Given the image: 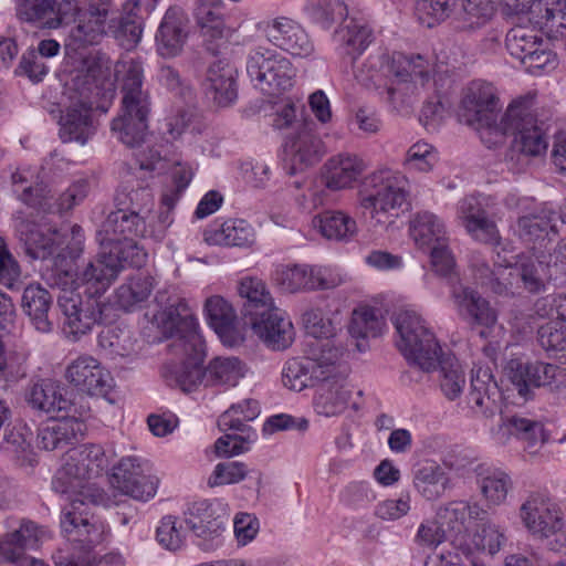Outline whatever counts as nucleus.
Segmentation results:
<instances>
[{
    "instance_id": "53",
    "label": "nucleus",
    "mask_w": 566,
    "mask_h": 566,
    "mask_svg": "<svg viewBox=\"0 0 566 566\" xmlns=\"http://www.w3.org/2000/svg\"><path fill=\"white\" fill-rule=\"evenodd\" d=\"M238 293L243 303L245 316L253 317L273 306V298L265 283L256 276H244L238 283Z\"/></svg>"
},
{
    "instance_id": "23",
    "label": "nucleus",
    "mask_w": 566,
    "mask_h": 566,
    "mask_svg": "<svg viewBox=\"0 0 566 566\" xmlns=\"http://www.w3.org/2000/svg\"><path fill=\"white\" fill-rule=\"evenodd\" d=\"M66 380L90 396L106 397L113 388V378L91 355H80L65 369Z\"/></svg>"
},
{
    "instance_id": "46",
    "label": "nucleus",
    "mask_w": 566,
    "mask_h": 566,
    "mask_svg": "<svg viewBox=\"0 0 566 566\" xmlns=\"http://www.w3.org/2000/svg\"><path fill=\"white\" fill-rule=\"evenodd\" d=\"M184 354L187 359L172 371V379L182 391H192L198 385L207 382V370L201 363L203 360L205 349L201 340V352L196 355L190 348H174Z\"/></svg>"
},
{
    "instance_id": "19",
    "label": "nucleus",
    "mask_w": 566,
    "mask_h": 566,
    "mask_svg": "<svg viewBox=\"0 0 566 566\" xmlns=\"http://www.w3.org/2000/svg\"><path fill=\"white\" fill-rule=\"evenodd\" d=\"M407 178L399 171L381 169L368 177L371 192L361 200V207L371 209V216L387 213L402 207L407 201Z\"/></svg>"
},
{
    "instance_id": "60",
    "label": "nucleus",
    "mask_w": 566,
    "mask_h": 566,
    "mask_svg": "<svg viewBox=\"0 0 566 566\" xmlns=\"http://www.w3.org/2000/svg\"><path fill=\"white\" fill-rule=\"evenodd\" d=\"M305 9L308 15L325 29L348 15L347 6L342 0H310Z\"/></svg>"
},
{
    "instance_id": "17",
    "label": "nucleus",
    "mask_w": 566,
    "mask_h": 566,
    "mask_svg": "<svg viewBox=\"0 0 566 566\" xmlns=\"http://www.w3.org/2000/svg\"><path fill=\"white\" fill-rule=\"evenodd\" d=\"M274 281L282 291L297 293L334 289L343 283V277L326 266L293 264L277 268Z\"/></svg>"
},
{
    "instance_id": "40",
    "label": "nucleus",
    "mask_w": 566,
    "mask_h": 566,
    "mask_svg": "<svg viewBox=\"0 0 566 566\" xmlns=\"http://www.w3.org/2000/svg\"><path fill=\"white\" fill-rule=\"evenodd\" d=\"M186 21L177 11L169 9L156 34L158 53L164 57L176 56L187 39Z\"/></svg>"
},
{
    "instance_id": "29",
    "label": "nucleus",
    "mask_w": 566,
    "mask_h": 566,
    "mask_svg": "<svg viewBox=\"0 0 566 566\" xmlns=\"http://www.w3.org/2000/svg\"><path fill=\"white\" fill-rule=\"evenodd\" d=\"M366 163L355 154L339 153L329 157L321 169V180L331 191L348 189L366 170Z\"/></svg>"
},
{
    "instance_id": "42",
    "label": "nucleus",
    "mask_w": 566,
    "mask_h": 566,
    "mask_svg": "<svg viewBox=\"0 0 566 566\" xmlns=\"http://www.w3.org/2000/svg\"><path fill=\"white\" fill-rule=\"evenodd\" d=\"M412 483L422 497L434 501L450 488V476L441 465L427 462L413 470Z\"/></svg>"
},
{
    "instance_id": "54",
    "label": "nucleus",
    "mask_w": 566,
    "mask_h": 566,
    "mask_svg": "<svg viewBox=\"0 0 566 566\" xmlns=\"http://www.w3.org/2000/svg\"><path fill=\"white\" fill-rule=\"evenodd\" d=\"M203 91L216 107H229L238 98L237 80L232 73H209L203 82Z\"/></svg>"
},
{
    "instance_id": "33",
    "label": "nucleus",
    "mask_w": 566,
    "mask_h": 566,
    "mask_svg": "<svg viewBox=\"0 0 566 566\" xmlns=\"http://www.w3.org/2000/svg\"><path fill=\"white\" fill-rule=\"evenodd\" d=\"M205 312L209 325L227 346H234L242 342L238 328L237 314L232 305L222 296L213 295L206 300Z\"/></svg>"
},
{
    "instance_id": "32",
    "label": "nucleus",
    "mask_w": 566,
    "mask_h": 566,
    "mask_svg": "<svg viewBox=\"0 0 566 566\" xmlns=\"http://www.w3.org/2000/svg\"><path fill=\"white\" fill-rule=\"evenodd\" d=\"M521 518L527 531L537 538L563 522L558 506L544 494H531L521 506Z\"/></svg>"
},
{
    "instance_id": "48",
    "label": "nucleus",
    "mask_w": 566,
    "mask_h": 566,
    "mask_svg": "<svg viewBox=\"0 0 566 566\" xmlns=\"http://www.w3.org/2000/svg\"><path fill=\"white\" fill-rule=\"evenodd\" d=\"M206 240L213 244L228 247H250L255 241L253 228L242 219L227 220L219 228L206 234Z\"/></svg>"
},
{
    "instance_id": "39",
    "label": "nucleus",
    "mask_w": 566,
    "mask_h": 566,
    "mask_svg": "<svg viewBox=\"0 0 566 566\" xmlns=\"http://www.w3.org/2000/svg\"><path fill=\"white\" fill-rule=\"evenodd\" d=\"M65 394V388L60 384L51 379H42L29 388L25 400L32 409L49 413L69 408L70 400Z\"/></svg>"
},
{
    "instance_id": "22",
    "label": "nucleus",
    "mask_w": 566,
    "mask_h": 566,
    "mask_svg": "<svg viewBox=\"0 0 566 566\" xmlns=\"http://www.w3.org/2000/svg\"><path fill=\"white\" fill-rule=\"evenodd\" d=\"M226 520L224 506L218 501L208 500L192 503L185 518L189 530L201 541L198 545L203 549L212 548V542L224 530Z\"/></svg>"
},
{
    "instance_id": "61",
    "label": "nucleus",
    "mask_w": 566,
    "mask_h": 566,
    "mask_svg": "<svg viewBox=\"0 0 566 566\" xmlns=\"http://www.w3.org/2000/svg\"><path fill=\"white\" fill-rule=\"evenodd\" d=\"M15 15L21 22L49 29L53 0H15Z\"/></svg>"
},
{
    "instance_id": "50",
    "label": "nucleus",
    "mask_w": 566,
    "mask_h": 566,
    "mask_svg": "<svg viewBox=\"0 0 566 566\" xmlns=\"http://www.w3.org/2000/svg\"><path fill=\"white\" fill-rule=\"evenodd\" d=\"M107 13L105 7L92 6L88 13L84 14L77 25L70 31V41L78 48L97 43L105 33Z\"/></svg>"
},
{
    "instance_id": "36",
    "label": "nucleus",
    "mask_w": 566,
    "mask_h": 566,
    "mask_svg": "<svg viewBox=\"0 0 566 566\" xmlns=\"http://www.w3.org/2000/svg\"><path fill=\"white\" fill-rule=\"evenodd\" d=\"M81 427L75 418L48 420L38 430V447L45 451L64 450L76 441Z\"/></svg>"
},
{
    "instance_id": "31",
    "label": "nucleus",
    "mask_w": 566,
    "mask_h": 566,
    "mask_svg": "<svg viewBox=\"0 0 566 566\" xmlns=\"http://www.w3.org/2000/svg\"><path fill=\"white\" fill-rule=\"evenodd\" d=\"M32 212L19 210L14 213L15 229L23 242L25 253L33 260H46L52 256L57 247V232L43 231L33 220Z\"/></svg>"
},
{
    "instance_id": "14",
    "label": "nucleus",
    "mask_w": 566,
    "mask_h": 566,
    "mask_svg": "<svg viewBox=\"0 0 566 566\" xmlns=\"http://www.w3.org/2000/svg\"><path fill=\"white\" fill-rule=\"evenodd\" d=\"M147 222H150L148 216L137 214L135 212L117 207L102 222L97 231V240L101 245L109 249L123 250L129 242L143 255V264L146 261V252L138 247L136 237L148 238Z\"/></svg>"
},
{
    "instance_id": "37",
    "label": "nucleus",
    "mask_w": 566,
    "mask_h": 566,
    "mask_svg": "<svg viewBox=\"0 0 566 566\" xmlns=\"http://www.w3.org/2000/svg\"><path fill=\"white\" fill-rule=\"evenodd\" d=\"M53 298L40 284L28 285L22 294L21 305L34 328L40 333H51L54 324L49 316Z\"/></svg>"
},
{
    "instance_id": "38",
    "label": "nucleus",
    "mask_w": 566,
    "mask_h": 566,
    "mask_svg": "<svg viewBox=\"0 0 566 566\" xmlns=\"http://www.w3.org/2000/svg\"><path fill=\"white\" fill-rule=\"evenodd\" d=\"M313 228L329 241L348 242L353 240L358 227L349 214L339 210H326L312 220Z\"/></svg>"
},
{
    "instance_id": "5",
    "label": "nucleus",
    "mask_w": 566,
    "mask_h": 566,
    "mask_svg": "<svg viewBox=\"0 0 566 566\" xmlns=\"http://www.w3.org/2000/svg\"><path fill=\"white\" fill-rule=\"evenodd\" d=\"M70 504L61 515V530L64 537L72 543H78L83 548L81 556L74 554H60L55 557L56 566H94L95 558L91 555V547L103 539L104 526L88 512L90 504H96L87 499V493H65Z\"/></svg>"
},
{
    "instance_id": "7",
    "label": "nucleus",
    "mask_w": 566,
    "mask_h": 566,
    "mask_svg": "<svg viewBox=\"0 0 566 566\" xmlns=\"http://www.w3.org/2000/svg\"><path fill=\"white\" fill-rule=\"evenodd\" d=\"M399 335L397 346L406 359L422 371L437 368L441 346L424 319L413 310H402L394 317Z\"/></svg>"
},
{
    "instance_id": "15",
    "label": "nucleus",
    "mask_w": 566,
    "mask_h": 566,
    "mask_svg": "<svg viewBox=\"0 0 566 566\" xmlns=\"http://www.w3.org/2000/svg\"><path fill=\"white\" fill-rule=\"evenodd\" d=\"M505 375L525 399L531 387H547L551 390L566 387V369L548 363L511 359L505 367Z\"/></svg>"
},
{
    "instance_id": "10",
    "label": "nucleus",
    "mask_w": 566,
    "mask_h": 566,
    "mask_svg": "<svg viewBox=\"0 0 566 566\" xmlns=\"http://www.w3.org/2000/svg\"><path fill=\"white\" fill-rule=\"evenodd\" d=\"M57 305L65 317L64 331L74 339L87 334L94 325L104 324L108 319L109 305L98 297L82 294L73 289H63L57 296Z\"/></svg>"
},
{
    "instance_id": "51",
    "label": "nucleus",
    "mask_w": 566,
    "mask_h": 566,
    "mask_svg": "<svg viewBox=\"0 0 566 566\" xmlns=\"http://www.w3.org/2000/svg\"><path fill=\"white\" fill-rule=\"evenodd\" d=\"M29 436L28 428L21 423L10 426L9 428L6 427L3 430L2 452L22 467H32L36 462L35 453L28 439Z\"/></svg>"
},
{
    "instance_id": "1",
    "label": "nucleus",
    "mask_w": 566,
    "mask_h": 566,
    "mask_svg": "<svg viewBox=\"0 0 566 566\" xmlns=\"http://www.w3.org/2000/svg\"><path fill=\"white\" fill-rule=\"evenodd\" d=\"M62 98L49 109L59 118L60 137L64 143L84 145L95 133L94 109L106 113L116 93L117 73H56Z\"/></svg>"
},
{
    "instance_id": "20",
    "label": "nucleus",
    "mask_w": 566,
    "mask_h": 566,
    "mask_svg": "<svg viewBox=\"0 0 566 566\" xmlns=\"http://www.w3.org/2000/svg\"><path fill=\"white\" fill-rule=\"evenodd\" d=\"M46 532L32 521H21L19 527L0 537V563L12 566H45L44 562L27 554L36 548Z\"/></svg>"
},
{
    "instance_id": "41",
    "label": "nucleus",
    "mask_w": 566,
    "mask_h": 566,
    "mask_svg": "<svg viewBox=\"0 0 566 566\" xmlns=\"http://www.w3.org/2000/svg\"><path fill=\"white\" fill-rule=\"evenodd\" d=\"M222 10L223 8H208L193 13L205 38V49L212 57H217L221 48L227 44L228 29Z\"/></svg>"
},
{
    "instance_id": "26",
    "label": "nucleus",
    "mask_w": 566,
    "mask_h": 566,
    "mask_svg": "<svg viewBox=\"0 0 566 566\" xmlns=\"http://www.w3.org/2000/svg\"><path fill=\"white\" fill-rule=\"evenodd\" d=\"M266 39L293 55H308L313 44L305 30L294 20L279 17L259 24Z\"/></svg>"
},
{
    "instance_id": "12",
    "label": "nucleus",
    "mask_w": 566,
    "mask_h": 566,
    "mask_svg": "<svg viewBox=\"0 0 566 566\" xmlns=\"http://www.w3.org/2000/svg\"><path fill=\"white\" fill-rule=\"evenodd\" d=\"M316 390L313 407L317 415L336 417L348 407L352 390L347 382V373L338 363L328 364L326 369L314 370Z\"/></svg>"
},
{
    "instance_id": "35",
    "label": "nucleus",
    "mask_w": 566,
    "mask_h": 566,
    "mask_svg": "<svg viewBox=\"0 0 566 566\" xmlns=\"http://www.w3.org/2000/svg\"><path fill=\"white\" fill-rule=\"evenodd\" d=\"M527 20L549 39H566V0H543Z\"/></svg>"
},
{
    "instance_id": "62",
    "label": "nucleus",
    "mask_w": 566,
    "mask_h": 566,
    "mask_svg": "<svg viewBox=\"0 0 566 566\" xmlns=\"http://www.w3.org/2000/svg\"><path fill=\"white\" fill-rule=\"evenodd\" d=\"M427 60L418 53L381 52L370 60V67L388 69L389 71H412L426 69Z\"/></svg>"
},
{
    "instance_id": "16",
    "label": "nucleus",
    "mask_w": 566,
    "mask_h": 566,
    "mask_svg": "<svg viewBox=\"0 0 566 566\" xmlns=\"http://www.w3.org/2000/svg\"><path fill=\"white\" fill-rule=\"evenodd\" d=\"M164 334L172 338L171 348H187L198 355L201 352V336L197 331V321L190 313L188 303L177 297L156 316Z\"/></svg>"
},
{
    "instance_id": "28",
    "label": "nucleus",
    "mask_w": 566,
    "mask_h": 566,
    "mask_svg": "<svg viewBox=\"0 0 566 566\" xmlns=\"http://www.w3.org/2000/svg\"><path fill=\"white\" fill-rule=\"evenodd\" d=\"M558 213L549 208H541L517 218L514 233L525 243L543 247L559 235Z\"/></svg>"
},
{
    "instance_id": "2",
    "label": "nucleus",
    "mask_w": 566,
    "mask_h": 566,
    "mask_svg": "<svg viewBox=\"0 0 566 566\" xmlns=\"http://www.w3.org/2000/svg\"><path fill=\"white\" fill-rule=\"evenodd\" d=\"M534 99V93L512 99L500 117V128L495 133L513 136L504 159L514 172L524 170L531 158L545 155L548 148L545 123L539 122L533 113Z\"/></svg>"
},
{
    "instance_id": "64",
    "label": "nucleus",
    "mask_w": 566,
    "mask_h": 566,
    "mask_svg": "<svg viewBox=\"0 0 566 566\" xmlns=\"http://www.w3.org/2000/svg\"><path fill=\"white\" fill-rule=\"evenodd\" d=\"M291 66L290 60L281 52L259 46L248 55V71H285Z\"/></svg>"
},
{
    "instance_id": "21",
    "label": "nucleus",
    "mask_w": 566,
    "mask_h": 566,
    "mask_svg": "<svg viewBox=\"0 0 566 566\" xmlns=\"http://www.w3.org/2000/svg\"><path fill=\"white\" fill-rule=\"evenodd\" d=\"M326 147L313 122L302 124L285 142L286 172L294 176L316 165Z\"/></svg>"
},
{
    "instance_id": "27",
    "label": "nucleus",
    "mask_w": 566,
    "mask_h": 566,
    "mask_svg": "<svg viewBox=\"0 0 566 566\" xmlns=\"http://www.w3.org/2000/svg\"><path fill=\"white\" fill-rule=\"evenodd\" d=\"M468 405L476 417L492 418L500 411L501 391L489 367L472 371Z\"/></svg>"
},
{
    "instance_id": "13",
    "label": "nucleus",
    "mask_w": 566,
    "mask_h": 566,
    "mask_svg": "<svg viewBox=\"0 0 566 566\" xmlns=\"http://www.w3.org/2000/svg\"><path fill=\"white\" fill-rule=\"evenodd\" d=\"M492 206L489 197L467 196L458 202L457 217L473 240L497 249L502 244V239Z\"/></svg>"
},
{
    "instance_id": "3",
    "label": "nucleus",
    "mask_w": 566,
    "mask_h": 566,
    "mask_svg": "<svg viewBox=\"0 0 566 566\" xmlns=\"http://www.w3.org/2000/svg\"><path fill=\"white\" fill-rule=\"evenodd\" d=\"M438 517L455 533L452 543L465 556L474 551L493 556L506 542L504 530L491 522L478 503L452 501L438 511Z\"/></svg>"
},
{
    "instance_id": "9",
    "label": "nucleus",
    "mask_w": 566,
    "mask_h": 566,
    "mask_svg": "<svg viewBox=\"0 0 566 566\" xmlns=\"http://www.w3.org/2000/svg\"><path fill=\"white\" fill-rule=\"evenodd\" d=\"M501 111L500 93L493 83L474 80L463 88L458 113L461 123L495 134L500 128L497 118Z\"/></svg>"
},
{
    "instance_id": "6",
    "label": "nucleus",
    "mask_w": 566,
    "mask_h": 566,
    "mask_svg": "<svg viewBox=\"0 0 566 566\" xmlns=\"http://www.w3.org/2000/svg\"><path fill=\"white\" fill-rule=\"evenodd\" d=\"M120 81L123 114L113 119L112 130L128 147H139L147 136L149 94L143 87V73H124Z\"/></svg>"
},
{
    "instance_id": "25",
    "label": "nucleus",
    "mask_w": 566,
    "mask_h": 566,
    "mask_svg": "<svg viewBox=\"0 0 566 566\" xmlns=\"http://www.w3.org/2000/svg\"><path fill=\"white\" fill-rule=\"evenodd\" d=\"M255 335L271 349L283 350L291 346L295 331L291 319L277 307H270L251 317Z\"/></svg>"
},
{
    "instance_id": "34",
    "label": "nucleus",
    "mask_w": 566,
    "mask_h": 566,
    "mask_svg": "<svg viewBox=\"0 0 566 566\" xmlns=\"http://www.w3.org/2000/svg\"><path fill=\"white\" fill-rule=\"evenodd\" d=\"M452 295L460 314L473 324L483 326L484 328L479 332V335L482 338H488L490 328L495 325L497 319L496 313L491 308L489 302L467 286L454 287Z\"/></svg>"
},
{
    "instance_id": "49",
    "label": "nucleus",
    "mask_w": 566,
    "mask_h": 566,
    "mask_svg": "<svg viewBox=\"0 0 566 566\" xmlns=\"http://www.w3.org/2000/svg\"><path fill=\"white\" fill-rule=\"evenodd\" d=\"M484 499L491 505L502 504L512 488L510 476L502 470L478 465L473 468Z\"/></svg>"
},
{
    "instance_id": "47",
    "label": "nucleus",
    "mask_w": 566,
    "mask_h": 566,
    "mask_svg": "<svg viewBox=\"0 0 566 566\" xmlns=\"http://www.w3.org/2000/svg\"><path fill=\"white\" fill-rule=\"evenodd\" d=\"M384 326L377 310L369 306H361L354 310L348 326L349 335L356 339L355 346L359 352L367 348V338L377 337Z\"/></svg>"
},
{
    "instance_id": "45",
    "label": "nucleus",
    "mask_w": 566,
    "mask_h": 566,
    "mask_svg": "<svg viewBox=\"0 0 566 566\" xmlns=\"http://www.w3.org/2000/svg\"><path fill=\"white\" fill-rule=\"evenodd\" d=\"M551 319L537 331L538 343L547 355L566 364V318L551 310Z\"/></svg>"
},
{
    "instance_id": "30",
    "label": "nucleus",
    "mask_w": 566,
    "mask_h": 566,
    "mask_svg": "<svg viewBox=\"0 0 566 566\" xmlns=\"http://www.w3.org/2000/svg\"><path fill=\"white\" fill-rule=\"evenodd\" d=\"M491 434L500 444H505L511 437H515L525 442L527 448L543 444L548 439L541 421L520 415L501 416L500 422L491 428Z\"/></svg>"
},
{
    "instance_id": "11",
    "label": "nucleus",
    "mask_w": 566,
    "mask_h": 566,
    "mask_svg": "<svg viewBox=\"0 0 566 566\" xmlns=\"http://www.w3.org/2000/svg\"><path fill=\"white\" fill-rule=\"evenodd\" d=\"M306 357L289 359L283 368L282 380L285 387L301 391L315 381L314 370L318 367L326 369L328 364L338 363L340 349L332 342L306 340Z\"/></svg>"
},
{
    "instance_id": "56",
    "label": "nucleus",
    "mask_w": 566,
    "mask_h": 566,
    "mask_svg": "<svg viewBox=\"0 0 566 566\" xmlns=\"http://www.w3.org/2000/svg\"><path fill=\"white\" fill-rule=\"evenodd\" d=\"M304 328L311 337L308 340L332 342L340 349V356L344 354L343 344L336 338L337 327L334 322L325 317L319 308H310L302 316Z\"/></svg>"
},
{
    "instance_id": "55",
    "label": "nucleus",
    "mask_w": 566,
    "mask_h": 566,
    "mask_svg": "<svg viewBox=\"0 0 566 566\" xmlns=\"http://www.w3.org/2000/svg\"><path fill=\"white\" fill-rule=\"evenodd\" d=\"M207 385L235 386L245 375L247 367L238 357H216L206 367Z\"/></svg>"
},
{
    "instance_id": "57",
    "label": "nucleus",
    "mask_w": 566,
    "mask_h": 566,
    "mask_svg": "<svg viewBox=\"0 0 566 566\" xmlns=\"http://www.w3.org/2000/svg\"><path fill=\"white\" fill-rule=\"evenodd\" d=\"M438 366L440 367L439 385L441 391L447 399H457L465 386V374L461 364L454 357H443L441 352Z\"/></svg>"
},
{
    "instance_id": "4",
    "label": "nucleus",
    "mask_w": 566,
    "mask_h": 566,
    "mask_svg": "<svg viewBox=\"0 0 566 566\" xmlns=\"http://www.w3.org/2000/svg\"><path fill=\"white\" fill-rule=\"evenodd\" d=\"M112 453L97 443H85L67 451L62 467L56 471L52 488L57 493H87L92 502L102 500V494L90 480L108 470Z\"/></svg>"
},
{
    "instance_id": "44",
    "label": "nucleus",
    "mask_w": 566,
    "mask_h": 566,
    "mask_svg": "<svg viewBox=\"0 0 566 566\" xmlns=\"http://www.w3.org/2000/svg\"><path fill=\"white\" fill-rule=\"evenodd\" d=\"M115 202L117 207L151 219L154 195L148 186L139 185L137 180L132 179L122 184L116 192Z\"/></svg>"
},
{
    "instance_id": "8",
    "label": "nucleus",
    "mask_w": 566,
    "mask_h": 566,
    "mask_svg": "<svg viewBox=\"0 0 566 566\" xmlns=\"http://www.w3.org/2000/svg\"><path fill=\"white\" fill-rule=\"evenodd\" d=\"M125 265L135 268L143 265V255L132 243L127 242L123 250L101 245L97 258L88 262L78 276L84 293L99 298Z\"/></svg>"
},
{
    "instance_id": "18",
    "label": "nucleus",
    "mask_w": 566,
    "mask_h": 566,
    "mask_svg": "<svg viewBox=\"0 0 566 566\" xmlns=\"http://www.w3.org/2000/svg\"><path fill=\"white\" fill-rule=\"evenodd\" d=\"M111 483L123 494L145 502L156 495L158 479L146 460L129 455L113 468Z\"/></svg>"
},
{
    "instance_id": "58",
    "label": "nucleus",
    "mask_w": 566,
    "mask_h": 566,
    "mask_svg": "<svg viewBox=\"0 0 566 566\" xmlns=\"http://www.w3.org/2000/svg\"><path fill=\"white\" fill-rule=\"evenodd\" d=\"M98 345L112 356L125 357L135 352V339L127 328L105 326L98 334Z\"/></svg>"
},
{
    "instance_id": "52",
    "label": "nucleus",
    "mask_w": 566,
    "mask_h": 566,
    "mask_svg": "<svg viewBox=\"0 0 566 566\" xmlns=\"http://www.w3.org/2000/svg\"><path fill=\"white\" fill-rule=\"evenodd\" d=\"M155 286V279L148 274L132 276L116 290V303L124 311H133L148 300Z\"/></svg>"
},
{
    "instance_id": "24",
    "label": "nucleus",
    "mask_w": 566,
    "mask_h": 566,
    "mask_svg": "<svg viewBox=\"0 0 566 566\" xmlns=\"http://www.w3.org/2000/svg\"><path fill=\"white\" fill-rule=\"evenodd\" d=\"M496 264L510 269L509 284L522 287L530 293H539L545 289V285L555 274L551 265L533 255H518L513 264L511 260L504 258L501 260V253L497 251Z\"/></svg>"
},
{
    "instance_id": "43",
    "label": "nucleus",
    "mask_w": 566,
    "mask_h": 566,
    "mask_svg": "<svg viewBox=\"0 0 566 566\" xmlns=\"http://www.w3.org/2000/svg\"><path fill=\"white\" fill-rule=\"evenodd\" d=\"M410 235L419 249L427 250L448 240L443 221L429 211L415 214L410 221Z\"/></svg>"
},
{
    "instance_id": "59",
    "label": "nucleus",
    "mask_w": 566,
    "mask_h": 566,
    "mask_svg": "<svg viewBox=\"0 0 566 566\" xmlns=\"http://www.w3.org/2000/svg\"><path fill=\"white\" fill-rule=\"evenodd\" d=\"M447 73H391V77L385 82L387 93L394 97L395 94L412 93L416 85L420 83L424 86L430 81L433 85L446 80Z\"/></svg>"
},
{
    "instance_id": "63",
    "label": "nucleus",
    "mask_w": 566,
    "mask_h": 566,
    "mask_svg": "<svg viewBox=\"0 0 566 566\" xmlns=\"http://www.w3.org/2000/svg\"><path fill=\"white\" fill-rule=\"evenodd\" d=\"M437 161L436 148L426 142H417L407 150L402 167L408 172H429Z\"/></svg>"
}]
</instances>
